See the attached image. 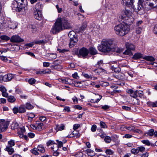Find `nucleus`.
<instances>
[{
    "label": "nucleus",
    "mask_w": 157,
    "mask_h": 157,
    "mask_svg": "<svg viewBox=\"0 0 157 157\" xmlns=\"http://www.w3.org/2000/svg\"><path fill=\"white\" fill-rule=\"evenodd\" d=\"M71 28L70 21L67 18L59 17L57 19L51 32L53 34H55L64 29H68Z\"/></svg>",
    "instance_id": "1"
},
{
    "label": "nucleus",
    "mask_w": 157,
    "mask_h": 157,
    "mask_svg": "<svg viewBox=\"0 0 157 157\" xmlns=\"http://www.w3.org/2000/svg\"><path fill=\"white\" fill-rule=\"evenodd\" d=\"M113 41L110 39H104L101 42L100 45L98 46V48L100 51L103 52H107L114 50L112 46Z\"/></svg>",
    "instance_id": "2"
},
{
    "label": "nucleus",
    "mask_w": 157,
    "mask_h": 157,
    "mask_svg": "<svg viewBox=\"0 0 157 157\" xmlns=\"http://www.w3.org/2000/svg\"><path fill=\"white\" fill-rule=\"evenodd\" d=\"M132 12L125 10L122 12V14L119 16V18L123 20V21H124L127 25H131L134 20Z\"/></svg>",
    "instance_id": "3"
},
{
    "label": "nucleus",
    "mask_w": 157,
    "mask_h": 157,
    "mask_svg": "<svg viewBox=\"0 0 157 157\" xmlns=\"http://www.w3.org/2000/svg\"><path fill=\"white\" fill-rule=\"evenodd\" d=\"M17 5L16 10L19 12H21L22 14H24L28 10L27 2L25 0H15Z\"/></svg>",
    "instance_id": "4"
},
{
    "label": "nucleus",
    "mask_w": 157,
    "mask_h": 157,
    "mask_svg": "<svg viewBox=\"0 0 157 157\" xmlns=\"http://www.w3.org/2000/svg\"><path fill=\"white\" fill-rule=\"evenodd\" d=\"M114 30L116 33L120 36H123L128 32L127 27L122 24H120L115 26Z\"/></svg>",
    "instance_id": "5"
},
{
    "label": "nucleus",
    "mask_w": 157,
    "mask_h": 157,
    "mask_svg": "<svg viewBox=\"0 0 157 157\" xmlns=\"http://www.w3.org/2000/svg\"><path fill=\"white\" fill-rule=\"evenodd\" d=\"M68 36L70 39V41L69 44V46L72 47L78 41L76 33L73 31H71L68 33Z\"/></svg>",
    "instance_id": "6"
},
{
    "label": "nucleus",
    "mask_w": 157,
    "mask_h": 157,
    "mask_svg": "<svg viewBox=\"0 0 157 157\" xmlns=\"http://www.w3.org/2000/svg\"><path fill=\"white\" fill-rule=\"evenodd\" d=\"M2 7L0 6V16L2 15ZM8 27V21L5 20L3 16L0 17V30Z\"/></svg>",
    "instance_id": "7"
},
{
    "label": "nucleus",
    "mask_w": 157,
    "mask_h": 157,
    "mask_svg": "<svg viewBox=\"0 0 157 157\" xmlns=\"http://www.w3.org/2000/svg\"><path fill=\"white\" fill-rule=\"evenodd\" d=\"M9 125L8 123L4 120H0V133L6 131Z\"/></svg>",
    "instance_id": "8"
},
{
    "label": "nucleus",
    "mask_w": 157,
    "mask_h": 157,
    "mask_svg": "<svg viewBox=\"0 0 157 157\" xmlns=\"http://www.w3.org/2000/svg\"><path fill=\"white\" fill-rule=\"evenodd\" d=\"M88 50L87 48L83 47L79 50L78 56L84 58L88 55Z\"/></svg>",
    "instance_id": "9"
},
{
    "label": "nucleus",
    "mask_w": 157,
    "mask_h": 157,
    "mask_svg": "<svg viewBox=\"0 0 157 157\" xmlns=\"http://www.w3.org/2000/svg\"><path fill=\"white\" fill-rule=\"evenodd\" d=\"M145 2L151 8H154L157 6V0H146Z\"/></svg>",
    "instance_id": "10"
},
{
    "label": "nucleus",
    "mask_w": 157,
    "mask_h": 157,
    "mask_svg": "<svg viewBox=\"0 0 157 157\" xmlns=\"http://www.w3.org/2000/svg\"><path fill=\"white\" fill-rule=\"evenodd\" d=\"M10 41L12 42H21L24 41V40L17 35L13 36L10 39Z\"/></svg>",
    "instance_id": "11"
},
{
    "label": "nucleus",
    "mask_w": 157,
    "mask_h": 157,
    "mask_svg": "<svg viewBox=\"0 0 157 157\" xmlns=\"http://www.w3.org/2000/svg\"><path fill=\"white\" fill-rule=\"evenodd\" d=\"M33 14L35 19L39 20H41L42 18L41 10H34Z\"/></svg>",
    "instance_id": "12"
},
{
    "label": "nucleus",
    "mask_w": 157,
    "mask_h": 157,
    "mask_svg": "<svg viewBox=\"0 0 157 157\" xmlns=\"http://www.w3.org/2000/svg\"><path fill=\"white\" fill-rule=\"evenodd\" d=\"M14 77V75L11 74H7L4 75V81L8 82L11 81Z\"/></svg>",
    "instance_id": "13"
},
{
    "label": "nucleus",
    "mask_w": 157,
    "mask_h": 157,
    "mask_svg": "<svg viewBox=\"0 0 157 157\" xmlns=\"http://www.w3.org/2000/svg\"><path fill=\"white\" fill-rule=\"evenodd\" d=\"M122 3L128 7H132L133 1L132 0H122Z\"/></svg>",
    "instance_id": "14"
},
{
    "label": "nucleus",
    "mask_w": 157,
    "mask_h": 157,
    "mask_svg": "<svg viewBox=\"0 0 157 157\" xmlns=\"http://www.w3.org/2000/svg\"><path fill=\"white\" fill-rule=\"evenodd\" d=\"M8 28L11 29L16 28L17 26V23L11 21H8Z\"/></svg>",
    "instance_id": "15"
},
{
    "label": "nucleus",
    "mask_w": 157,
    "mask_h": 157,
    "mask_svg": "<svg viewBox=\"0 0 157 157\" xmlns=\"http://www.w3.org/2000/svg\"><path fill=\"white\" fill-rule=\"evenodd\" d=\"M143 59L149 61V63H151L155 60V58L152 56H146L144 57Z\"/></svg>",
    "instance_id": "16"
},
{
    "label": "nucleus",
    "mask_w": 157,
    "mask_h": 157,
    "mask_svg": "<svg viewBox=\"0 0 157 157\" xmlns=\"http://www.w3.org/2000/svg\"><path fill=\"white\" fill-rule=\"evenodd\" d=\"M125 45L126 48L128 49L131 51L134 50L135 49L136 47L135 46L132 44L127 43L125 44Z\"/></svg>",
    "instance_id": "17"
},
{
    "label": "nucleus",
    "mask_w": 157,
    "mask_h": 157,
    "mask_svg": "<svg viewBox=\"0 0 157 157\" xmlns=\"http://www.w3.org/2000/svg\"><path fill=\"white\" fill-rule=\"evenodd\" d=\"M143 55L140 53H136L133 56L132 58L134 59H137L140 58H143Z\"/></svg>",
    "instance_id": "18"
},
{
    "label": "nucleus",
    "mask_w": 157,
    "mask_h": 157,
    "mask_svg": "<svg viewBox=\"0 0 157 157\" xmlns=\"http://www.w3.org/2000/svg\"><path fill=\"white\" fill-rule=\"evenodd\" d=\"M89 53L91 55H95L97 53V51L95 48L91 47L89 48L88 50Z\"/></svg>",
    "instance_id": "19"
},
{
    "label": "nucleus",
    "mask_w": 157,
    "mask_h": 157,
    "mask_svg": "<svg viewBox=\"0 0 157 157\" xmlns=\"http://www.w3.org/2000/svg\"><path fill=\"white\" fill-rule=\"evenodd\" d=\"M18 108L19 113H22L26 112V109L25 105H21Z\"/></svg>",
    "instance_id": "20"
},
{
    "label": "nucleus",
    "mask_w": 157,
    "mask_h": 157,
    "mask_svg": "<svg viewBox=\"0 0 157 157\" xmlns=\"http://www.w3.org/2000/svg\"><path fill=\"white\" fill-rule=\"evenodd\" d=\"M5 149L6 151L8 152L10 155H11L14 151L13 149L11 146H7Z\"/></svg>",
    "instance_id": "21"
},
{
    "label": "nucleus",
    "mask_w": 157,
    "mask_h": 157,
    "mask_svg": "<svg viewBox=\"0 0 157 157\" xmlns=\"http://www.w3.org/2000/svg\"><path fill=\"white\" fill-rule=\"evenodd\" d=\"M111 69L112 71H113L115 73H119L121 71L120 68L118 66H111Z\"/></svg>",
    "instance_id": "22"
},
{
    "label": "nucleus",
    "mask_w": 157,
    "mask_h": 157,
    "mask_svg": "<svg viewBox=\"0 0 157 157\" xmlns=\"http://www.w3.org/2000/svg\"><path fill=\"white\" fill-rule=\"evenodd\" d=\"M143 7V6L140 3V4H138L136 6H133L132 8H133L136 11H137L140 10Z\"/></svg>",
    "instance_id": "23"
},
{
    "label": "nucleus",
    "mask_w": 157,
    "mask_h": 157,
    "mask_svg": "<svg viewBox=\"0 0 157 157\" xmlns=\"http://www.w3.org/2000/svg\"><path fill=\"white\" fill-rule=\"evenodd\" d=\"M19 124L16 122H13L11 125V128L12 129H17L19 128Z\"/></svg>",
    "instance_id": "24"
},
{
    "label": "nucleus",
    "mask_w": 157,
    "mask_h": 157,
    "mask_svg": "<svg viewBox=\"0 0 157 157\" xmlns=\"http://www.w3.org/2000/svg\"><path fill=\"white\" fill-rule=\"evenodd\" d=\"M87 153L89 156H93L95 155L94 152L90 149H88L86 150Z\"/></svg>",
    "instance_id": "25"
},
{
    "label": "nucleus",
    "mask_w": 157,
    "mask_h": 157,
    "mask_svg": "<svg viewBox=\"0 0 157 157\" xmlns=\"http://www.w3.org/2000/svg\"><path fill=\"white\" fill-rule=\"evenodd\" d=\"M154 131V130L153 129H151L149 130L148 132H145L144 134L145 135H146L147 134L150 136H153Z\"/></svg>",
    "instance_id": "26"
},
{
    "label": "nucleus",
    "mask_w": 157,
    "mask_h": 157,
    "mask_svg": "<svg viewBox=\"0 0 157 157\" xmlns=\"http://www.w3.org/2000/svg\"><path fill=\"white\" fill-rule=\"evenodd\" d=\"M25 80L31 85L34 84L36 82V80L33 78H31L30 79L27 78L25 79Z\"/></svg>",
    "instance_id": "27"
},
{
    "label": "nucleus",
    "mask_w": 157,
    "mask_h": 157,
    "mask_svg": "<svg viewBox=\"0 0 157 157\" xmlns=\"http://www.w3.org/2000/svg\"><path fill=\"white\" fill-rule=\"evenodd\" d=\"M37 149L38 151L42 153H44L45 151L44 147L41 145H39Z\"/></svg>",
    "instance_id": "28"
},
{
    "label": "nucleus",
    "mask_w": 157,
    "mask_h": 157,
    "mask_svg": "<svg viewBox=\"0 0 157 157\" xmlns=\"http://www.w3.org/2000/svg\"><path fill=\"white\" fill-rule=\"evenodd\" d=\"M147 104L150 107H157V101L155 102H148L147 103Z\"/></svg>",
    "instance_id": "29"
},
{
    "label": "nucleus",
    "mask_w": 157,
    "mask_h": 157,
    "mask_svg": "<svg viewBox=\"0 0 157 157\" xmlns=\"http://www.w3.org/2000/svg\"><path fill=\"white\" fill-rule=\"evenodd\" d=\"M138 96L143 99L145 98V97L144 95V92L143 91L139 90H137Z\"/></svg>",
    "instance_id": "30"
},
{
    "label": "nucleus",
    "mask_w": 157,
    "mask_h": 157,
    "mask_svg": "<svg viewBox=\"0 0 157 157\" xmlns=\"http://www.w3.org/2000/svg\"><path fill=\"white\" fill-rule=\"evenodd\" d=\"M125 128L128 130L133 132H134V131L135 130V127L134 126L132 125L126 126H125Z\"/></svg>",
    "instance_id": "31"
},
{
    "label": "nucleus",
    "mask_w": 157,
    "mask_h": 157,
    "mask_svg": "<svg viewBox=\"0 0 157 157\" xmlns=\"http://www.w3.org/2000/svg\"><path fill=\"white\" fill-rule=\"evenodd\" d=\"M42 5L40 3L36 4L35 6V10H41V9L42 8Z\"/></svg>",
    "instance_id": "32"
},
{
    "label": "nucleus",
    "mask_w": 157,
    "mask_h": 157,
    "mask_svg": "<svg viewBox=\"0 0 157 157\" xmlns=\"http://www.w3.org/2000/svg\"><path fill=\"white\" fill-rule=\"evenodd\" d=\"M17 130L18 131V133L19 134H20V133L23 134L25 131V129L23 126L21 128H19Z\"/></svg>",
    "instance_id": "33"
},
{
    "label": "nucleus",
    "mask_w": 157,
    "mask_h": 157,
    "mask_svg": "<svg viewBox=\"0 0 157 157\" xmlns=\"http://www.w3.org/2000/svg\"><path fill=\"white\" fill-rule=\"evenodd\" d=\"M123 54L125 55H129L130 56L133 55V54L131 51L128 49H127L123 52Z\"/></svg>",
    "instance_id": "34"
},
{
    "label": "nucleus",
    "mask_w": 157,
    "mask_h": 157,
    "mask_svg": "<svg viewBox=\"0 0 157 157\" xmlns=\"http://www.w3.org/2000/svg\"><path fill=\"white\" fill-rule=\"evenodd\" d=\"M64 125L63 124H62L60 126L57 125L56 128V130L57 131L62 130L64 129Z\"/></svg>",
    "instance_id": "35"
},
{
    "label": "nucleus",
    "mask_w": 157,
    "mask_h": 157,
    "mask_svg": "<svg viewBox=\"0 0 157 157\" xmlns=\"http://www.w3.org/2000/svg\"><path fill=\"white\" fill-rule=\"evenodd\" d=\"M25 108L28 109H31L33 108V106L29 103H26L25 104Z\"/></svg>",
    "instance_id": "36"
},
{
    "label": "nucleus",
    "mask_w": 157,
    "mask_h": 157,
    "mask_svg": "<svg viewBox=\"0 0 157 157\" xmlns=\"http://www.w3.org/2000/svg\"><path fill=\"white\" fill-rule=\"evenodd\" d=\"M73 79H70L65 78L63 79V83L70 84V83L71 82V81H73Z\"/></svg>",
    "instance_id": "37"
},
{
    "label": "nucleus",
    "mask_w": 157,
    "mask_h": 157,
    "mask_svg": "<svg viewBox=\"0 0 157 157\" xmlns=\"http://www.w3.org/2000/svg\"><path fill=\"white\" fill-rule=\"evenodd\" d=\"M38 151V149L36 148H34L30 151L31 153L35 155H37L39 154V153L37 151Z\"/></svg>",
    "instance_id": "38"
},
{
    "label": "nucleus",
    "mask_w": 157,
    "mask_h": 157,
    "mask_svg": "<svg viewBox=\"0 0 157 157\" xmlns=\"http://www.w3.org/2000/svg\"><path fill=\"white\" fill-rule=\"evenodd\" d=\"M43 125V124L42 123L36 124V129L39 131L40 130Z\"/></svg>",
    "instance_id": "39"
},
{
    "label": "nucleus",
    "mask_w": 157,
    "mask_h": 157,
    "mask_svg": "<svg viewBox=\"0 0 157 157\" xmlns=\"http://www.w3.org/2000/svg\"><path fill=\"white\" fill-rule=\"evenodd\" d=\"M15 98L13 96H10L8 99V101L10 102H13L15 101Z\"/></svg>",
    "instance_id": "40"
},
{
    "label": "nucleus",
    "mask_w": 157,
    "mask_h": 157,
    "mask_svg": "<svg viewBox=\"0 0 157 157\" xmlns=\"http://www.w3.org/2000/svg\"><path fill=\"white\" fill-rule=\"evenodd\" d=\"M103 65V61L102 60H101L97 62V63L95 65V67H99L102 66Z\"/></svg>",
    "instance_id": "41"
},
{
    "label": "nucleus",
    "mask_w": 157,
    "mask_h": 157,
    "mask_svg": "<svg viewBox=\"0 0 157 157\" xmlns=\"http://www.w3.org/2000/svg\"><path fill=\"white\" fill-rule=\"evenodd\" d=\"M0 38L2 40H10V38L8 36L6 35H2L0 36Z\"/></svg>",
    "instance_id": "42"
},
{
    "label": "nucleus",
    "mask_w": 157,
    "mask_h": 157,
    "mask_svg": "<svg viewBox=\"0 0 157 157\" xmlns=\"http://www.w3.org/2000/svg\"><path fill=\"white\" fill-rule=\"evenodd\" d=\"M86 27L87 25L86 24H83L79 28V31L81 32H83L85 30Z\"/></svg>",
    "instance_id": "43"
},
{
    "label": "nucleus",
    "mask_w": 157,
    "mask_h": 157,
    "mask_svg": "<svg viewBox=\"0 0 157 157\" xmlns=\"http://www.w3.org/2000/svg\"><path fill=\"white\" fill-rule=\"evenodd\" d=\"M130 96L134 98H136L138 97L137 90L134 91L132 94H130Z\"/></svg>",
    "instance_id": "44"
},
{
    "label": "nucleus",
    "mask_w": 157,
    "mask_h": 157,
    "mask_svg": "<svg viewBox=\"0 0 157 157\" xmlns=\"http://www.w3.org/2000/svg\"><path fill=\"white\" fill-rule=\"evenodd\" d=\"M51 148L54 151H56L58 149V146L57 144L55 143L53 144V146L51 147Z\"/></svg>",
    "instance_id": "45"
},
{
    "label": "nucleus",
    "mask_w": 157,
    "mask_h": 157,
    "mask_svg": "<svg viewBox=\"0 0 157 157\" xmlns=\"http://www.w3.org/2000/svg\"><path fill=\"white\" fill-rule=\"evenodd\" d=\"M35 117V115L33 113H30L29 116L28 120L30 121H31L33 118Z\"/></svg>",
    "instance_id": "46"
},
{
    "label": "nucleus",
    "mask_w": 157,
    "mask_h": 157,
    "mask_svg": "<svg viewBox=\"0 0 157 157\" xmlns=\"http://www.w3.org/2000/svg\"><path fill=\"white\" fill-rule=\"evenodd\" d=\"M144 144L147 146H150L151 145V143L150 141L147 140H143L141 141Z\"/></svg>",
    "instance_id": "47"
},
{
    "label": "nucleus",
    "mask_w": 157,
    "mask_h": 157,
    "mask_svg": "<svg viewBox=\"0 0 157 157\" xmlns=\"http://www.w3.org/2000/svg\"><path fill=\"white\" fill-rule=\"evenodd\" d=\"M137 148L138 153L139 152V151H140L141 152H144V151L145 149V147L143 146H140L139 147H138Z\"/></svg>",
    "instance_id": "48"
},
{
    "label": "nucleus",
    "mask_w": 157,
    "mask_h": 157,
    "mask_svg": "<svg viewBox=\"0 0 157 157\" xmlns=\"http://www.w3.org/2000/svg\"><path fill=\"white\" fill-rule=\"evenodd\" d=\"M104 140L106 143H109L111 141V138L109 136H106L104 139Z\"/></svg>",
    "instance_id": "49"
},
{
    "label": "nucleus",
    "mask_w": 157,
    "mask_h": 157,
    "mask_svg": "<svg viewBox=\"0 0 157 157\" xmlns=\"http://www.w3.org/2000/svg\"><path fill=\"white\" fill-rule=\"evenodd\" d=\"M98 68L97 69H95L94 71L97 72L98 73H100L101 72H104L105 70L104 69H102L101 68H100V67H98Z\"/></svg>",
    "instance_id": "50"
},
{
    "label": "nucleus",
    "mask_w": 157,
    "mask_h": 157,
    "mask_svg": "<svg viewBox=\"0 0 157 157\" xmlns=\"http://www.w3.org/2000/svg\"><path fill=\"white\" fill-rule=\"evenodd\" d=\"M142 28L141 27H138L136 29V32L137 34H140L141 33Z\"/></svg>",
    "instance_id": "51"
},
{
    "label": "nucleus",
    "mask_w": 157,
    "mask_h": 157,
    "mask_svg": "<svg viewBox=\"0 0 157 157\" xmlns=\"http://www.w3.org/2000/svg\"><path fill=\"white\" fill-rule=\"evenodd\" d=\"M45 43V42H44L43 40H35L33 42V43L35 44H41Z\"/></svg>",
    "instance_id": "52"
},
{
    "label": "nucleus",
    "mask_w": 157,
    "mask_h": 157,
    "mask_svg": "<svg viewBox=\"0 0 157 157\" xmlns=\"http://www.w3.org/2000/svg\"><path fill=\"white\" fill-rule=\"evenodd\" d=\"M8 144L10 146H13L15 145L14 140H11L10 141H8Z\"/></svg>",
    "instance_id": "53"
},
{
    "label": "nucleus",
    "mask_w": 157,
    "mask_h": 157,
    "mask_svg": "<svg viewBox=\"0 0 157 157\" xmlns=\"http://www.w3.org/2000/svg\"><path fill=\"white\" fill-rule=\"evenodd\" d=\"M82 75L84 77L87 78H90L91 79H92L93 78L91 76V75H89L87 74H82Z\"/></svg>",
    "instance_id": "54"
},
{
    "label": "nucleus",
    "mask_w": 157,
    "mask_h": 157,
    "mask_svg": "<svg viewBox=\"0 0 157 157\" xmlns=\"http://www.w3.org/2000/svg\"><path fill=\"white\" fill-rule=\"evenodd\" d=\"M72 134L74 136L76 137L77 138L81 136V134L79 132H75L74 131L72 132Z\"/></svg>",
    "instance_id": "55"
},
{
    "label": "nucleus",
    "mask_w": 157,
    "mask_h": 157,
    "mask_svg": "<svg viewBox=\"0 0 157 157\" xmlns=\"http://www.w3.org/2000/svg\"><path fill=\"white\" fill-rule=\"evenodd\" d=\"M28 136L30 138H33L35 136V134L33 132H29L28 134Z\"/></svg>",
    "instance_id": "56"
},
{
    "label": "nucleus",
    "mask_w": 157,
    "mask_h": 157,
    "mask_svg": "<svg viewBox=\"0 0 157 157\" xmlns=\"http://www.w3.org/2000/svg\"><path fill=\"white\" fill-rule=\"evenodd\" d=\"M131 152L134 154H136L138 153L137 148L136 149L133 148L131 150Z\"/></svg>",
    "instance_id": "57"
},
{
    "label": "nucleus",
    "mask_w": 157,
    "mask_h": 157,
    "mask_svg": "<svg viewBox=\"0 0 157 157\" xmlns=\"http://www.w3.org/2000/svg\"><path fill=\"white\" fill-rule=\"evenodd\" d=\"M0 91L2 92V93L3 92H5V91H6L7 90L4 86H0Z\"/></svg>",
    "instance_id": "58"
},
{
    "label": "nucleus",
    "mask_w": 157,
    "mask_h": 157,
    "mask_svg": "<svg viewBox=\"0 0 157 157\" xmlns=\"http://www.w3.org/2000/svg\"><path fill=\"white\" fill-rule=\"evenodd\" d=\"M54 143V141L50 140L46 144L47 146H48L49 145L53 144Z\"/></svg>",
    "instance_id": "59"
},
{
    "label": "nucleus",
    "mask_w": 157,
    "mask_h": 157,
    "mask_svg": "<svg viewBox=\"0 0 157 157\" xmlns=\"http://www.w3.org/2000/svg\"><path fill=\"white\" fill-rule=\"evenodd\" d=\"M56 141L57 142L58 148L61 147L63 146V142L61 141H59L58 140H56Z\"/></svg>",
    "instance_id": "60"
},
{
    "label": "nucleus",
    "mask_w": 157,
    "mask_h": 157,
    "mask_svg": "<svg viewBox=\"0 0 157 157\" xmlns=\"http://www.w3.org/2000/svg\"><path fill=\"white\" fill-rule=\"evenodd\" d=\"M100 125L102 128H107V126L105 123L103 121H101L100 123Z\"/></svg>",
    "instance_id": "61"
},
{
    "label": "nucleus",
    "mask_w": 157,
    "mask_h": 157,
    "mask_svg": "<svg viewBox=\"0 0 157 157\" xmlns=\"http://www.w3.org/2000/svg\"><path fill=\"white\" fill-rule=\"evenodd\" d=\"M13 111L14 114H17L18 113H19L18 108L14 107L13 108Z\"/></svg>",
    "instance_id": "62"
},
{
    "label": "nucleus",
    "mask_w": 157,
    "mask_h": 157,
    "mask_svg": "<svg viewBox=\"0 0 157 157\" xmlns=\"http://www.w3.org/2000/svg\"><path fill=\"white\" fill-rule=\"evenodd\" d=\"M105 153L107 155H112L113 153V151L110 149H107L105 151Z\"/></svg>",
    "instance_id": "63"
},
{
    "label": "nucleus",
    "mask_w": 157,
    "mask_h": 157,
    "mask_svg": "<svg viewBox=\"0 0 157 157\" xmlns=\"http://www.w3.org/2000/svg\"><path fill=\"white\" fill-rule=\"evenodd\" d=\"M0 58L4 61H6L7 60V58L6 57L2 56L1 54H0Z\"/></svg>",
    "instance_id": "64"
}]
</instances>
